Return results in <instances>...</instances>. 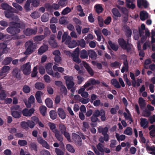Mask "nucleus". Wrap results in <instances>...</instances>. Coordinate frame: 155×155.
Listing matches in <instances>:
<instances>
[{
  "instance_id": "f257e3e1",
  "label": "nucleus",
  "mask_w": 155,
  "mask_h": 155,
  "mask_svg": "<svg viewBox=\"0 0 155 155\" xmlns=\"http://www.w3.org/2000/svg\"><path fill=\"white\" fill-rule=\"evenodd\" d=\"M10 18L13 21L10 22V34L19 33L21 31V29L23 30L25 28L26 25L25 23L20 21L17 16H14L13 13H10Z\"/></svg>"
},
{
  "instance_id": "f03ea898",
  "label": "nucleus",
  "mask_w": 155,
  "mask_h": 155,
  "mask_svg": "<svg viewBox=\"0 0 155 155\" xmlns=\"http://www.w3.org/2000/svg\"><path fill=\"white\" fill-rule=\"evenodd\" d=\"M85 113L86 117H89L92 115L90 117V119L91 121L94 123L100 122V119L98 118L100 116H101V120L102 121H104L107 119L105 111L103 109L100 110L96 109L93 112L92 110L89 109Z\"/></svg>"
},
{
  "instance_id": "7ed1b4c3",
  "label": "nucleus",
  "mask_w": 155,
  "mask_h": 155,
  "mask_svg": "<svg viewBox=\"0 0 155 155\" xmlns=\"http://www.w3.org/2000/svg\"><path fill=\"white\" fill-rule=\"evenodd\" d=\"M26 50L24 52V54L26 55H28L35 52L37 48V46L32 40L27 41L25 44Z\"/></svg>"
},
{
  "instance_id": "20e7f679",
  "label": "nucleus",
  "mask_w": 155,
  "mask_h": 155,
  "mask_svg": "<svg viewBox=\"0 0 155 155\" xmlns=\"http://www.w3.org/2000/svg\"><path fill=\"white\" fill-rule=\"evenodd\" d=\"M118 42L120 47L124 50H126L128 53L131 51L132 45L128 41L127 42L122 38H119L118 39Z\"/></svg>"
},
{
  "instance_id": "39448f33",
  "label": "nucleus",
  "mask_w": 155,
  "mask_h": 155,
  "mask_svg": "<svg viewBox=\"0 0 155 155\" xmlns=\"http://www.w3.org/2000/svg\"><path fill=\"white\" fill-rule=\"evenodd\" d=\"M120 58L121 59L124 61L123 63L124 66H123L121 69V72L124 73L125 71L127 72L129 70L128 63L127 59V57L126 55L123 54L120 55Z\"/></svg>"
},
{
  "instance_id": "423d86ee",
  "label": "nucleus",
  "mask_w": 155,
  "mask_h": 155,
  "mask_svg": "<svg viewBox=\"0 0 155 155\" xmlns=\"http://www.w3.org/2000/svg\"><path fill=\"white\" fill-rule=\"evenodd\" d=\"M21 68V70L25 75H28L30 74L31 71V65H30V62L24 64Z\"/></svg>"
},
{
  "instance_id": "0eeeda50",
  "label": "nucleus",
  "mask_w": 155,
  "mask_h": 155,
  "mask_svg": "<svg viewBox=\"0 0 155 155\" xmlns=\"http://www.w3.org/2000/svg\"><path fill=\"white\" fill-rule=\"evenodd\" d=\"M64 79L66 80V84L68 89H71L75 84L73 77L66 76L64 77Z\"/></svg>"
},
{
  "instance_id": "6e6552de",
  "label": "nucleus",
  "mask_w": 155,
  "mask_h": 155,
  "mask_svg": "<svg viewBox=\"0 0 155 155\" xmlns=\"http://www.w3.org/2000/svg\"><path fill=\"white\" fill-rule=\"evenodd\" d=\"M37 32V30L29 28H27L23 31L24 34L27 36H29L33 35H35L36 34Z\"/></svg>"
},
{
  "instance_id": "1a4fd4ad",
  "label": "nucleus",
  "mask_w": 155,
  "mask_h": 155,
  "mask_svg": "<svg viewBox=\"0 0 155 155\" xmlns=\"http://www.w3.org/2000/svg\"><path fill=\"white\" fill-rule=\"evenodd\" d=\"M37 141L43 147L47 149H50V145L46 141L43 139L41 137H38L37 138Z\"/></svg>"
},
{
  "instance_id": "9d476101",
  "label": "nucleus",
  "mask_w": 155,
  "mask_h": 155,
  "mask_svg": "<svg viewBox=\"0 0 155 155\" xmlns=\"http://www.w3.org/2000/svg\"><path fill=\"white\" fill-rule=\"evenodd\" d=\"M35 110L33 108H31L29 110L27 108L24 109L22 112L23 115L25 117H30L34 113Z\"/></svg>"
},
{
  "instance_id": "9b49d317",
  "label": "nucleus",
  "mask_w": 155,
  "mask_h": 155,
  "mask_svg": "<svg viewBox=\"0 0 155 155\" xmlns=\"http://www.w3.org/2000/svg\"><path fill=\"white\" fill-rule=\"evenodd\" d=\"M12 74L13 76L20 80L21 78V71L18 68H15L12 71Z\"/></svg>"
},
{
  "instance_id": "f8f14e48",
  "label": "nucleus",
  "mask_w": 155,
  "mask_h": 155,
  "mask_svg": "<svg viewBox=\"0 0 155 155\" xmlns=\"http://www.w3.org/2000/svg\"><path fill=\"white\" fill-rule=\"evenodd\" d=\"M58 113L60 117L62 120L66 118V114L64 109L61 108H59L58 109Z\"/></svg>"
},
{
  "instance_id": "ddd939ff",
  "label": "nucleus",
  "mask_w": 155,
  "mask_h": 155,
  "mask_svg": "<svg viewBox=\"0 0 155 155\" xmlns=\"http://www.w3.org/2000/svg\"><path fill=\"white\" fill-rule=\"evenodd\" d=\"M140 124L141 127L143 129H146L148 127L149 122L147 120L146 118H141L140 119Z\"/></svg>"
},
{
  "instance_id": "4468645a",
  "label": "nucleus",
  "mask_w": 155,
  "mask_h": 155,
  "mask_svg": "<svg viewBox=\"0 0 155 155\" xmlns=\"http://www.w3.org/2000/svg\"><path fill=\"white\" fill-rule=\"evenodd\" d=\"M88 56L92 59L95 60L97 58V54L95 51L92 49L88 50Z\"/></svg>"
},
{
  "instance_id": "2eb2a0df",
  "label": "nucleus",
  "mask_w": 155,
  "mask_h": 155,
  "mask_svg": "<svg viewBox=\"0 0 155 155\" xmlns=\"http://www.w3.org/2000/svg\"><path fill=\"white\" fill-rule=\"evenodd\" d=\"M45 70L47 73L50 75L53 74V71L52 68V65L51 63H48L46 65Z\"/></svg>"
},
{
  "instance_id": "dca6fc26",
  "label": "nucleus",
  "mask_w": 155,
  "mask_h": 155,
  "mask_svg": "<svg viewBox=\"0 0 155 155\" xmlns=\"http://www.w3.org/2000/svg\"><path fill=\"white\" fill-rule=\"evenodd\" d=\"M125 34L127 38L131 37L132 35V31L129 26L125 25L124 26Z\"/></svg>"
},
{
  "instance_id": "f3484780",
  "label": "nucleus",
  "mask_w": 155,
  "mask_h": 155,
  "mask_svg": "<svg viewBox=\"0 0 155 155\" xmlns=\"http://www.w3.org/2000/svg\"><path fill=\"white\" fill-rule=\"evenodd\" d=\"M43 94V93L40 91L36 92L35 94V97L38 103L40 104L42 103V101L41 99V96Z\"/></svg>"
},
{
  "instance_id": "a211bd4d",
  "label": "nucleus",
  "mask_w": 155,
  "mask_h": 155,
  "mask_svg": "<svg viewBox=\"0 0 155 155\" xmlns=\"http://www.w3.org/2000/svg\"><path fill=\"white\" fill-rule=\"evenodd\" d=\"M88 52L85 49H83L80 51V57L83 59H87L88 57Z\"/></svg>"
},
{
  "instance_id": "6ab92c4d",
  "label": "nucleus",
  "mask_w": 155,
  "mask_h": 155,
  "mask_svg": "<svg viewBox=\"0 0 155 155\" xmlns=\"http://www.w3.org/2000/svg\"><path fill=\"white\" fill-rule=\"evenodd\" d=\"M135 0H126L127 7L129 8L134 9L135 7V5L133 3V2Z\"/></svg>"
},
{
  "instance_id": "aec40b11",
  "label": "nucleus",
  "mask_w": 155,
  "mask_h": 155,
  "mask_svg": "<svg viewBox=\"0 0 155 155\" xmlns=\"http://www.w3.org/2000/svg\"><path fill=\"white\" fill-rule=\"evenodd\" d=\"M48 47L47 45H44L41 46L38 50V53L39 54L41 55L48 49Z\"/></svg>"
},
{
  "instance_id": "412c9836",
  "label": "nucleus",
  "mask_w": 155,
  "mask_h": 155,
  "mask_svg": "<svg viewBox=\"0 0 155 155\" xmlns=\"http://www.w3.org/2000/svg\"><path fill=\"white\" fill-rule=\"evenodd\" d=\"M148 13L146 11H141L140 13V18L142 21H144L148 17Z\"/></svg>"
},
{
  "instance_id": "4be33fe9",
  "label": "nucleus",
  "mask_w": 155,
  "mask_h": 155,
  "mask_svg": "<svg viewBox=\"0 0 155 155\" xmlns=\"http://www.w3.org/2000/svg\"><path fill=\"white\" fill-rule=\"evenodd\" d=\"M55 134V136L57 140L61 142V143H62V141L63 140V136L62 135L60 134V132L59 130L57 131L56 132L54 133Z\"/></svg>"
},
{
  "instance_id": "5701e85b",
  "label": "nucleus",
  "mask_w": 155,
  "mask_h": 155,
  "mask_svg": "<svg viewBox=\"0 0 155 155\" xmlns=\"http://www.w3.org/2000/svg\"><path fill=\"white\" fill-rule=\"evenodd\" d=\"M35 88L40 90L43 89L45 87L44 84L41 82L36 83L35 85Z\"/></svg>"
},
{
  "instance_id": "b1692460",
  "label": "nucleus",
  "mask_w": 155,
  "mask_h": 155,
  "mask_svg": "<svg viewBox=\"0 0 155 155\" xmlns=\"http://www.w3.org/2000/svg\"><path fill=\"white\" fill-rule=\"evenodd\" d=\"M10 69V67L8 66H4L1 69L0 73V76H2L4 75V73H5L7 72Z\"/></svg>"
},
{
  "instance_id": "393cba45",
  "label": "nucleus",
  "mask_w": 155,
  "mask_h": 155,
  "mask_svg": "<svg viewBox=\"0 0 155 155\" xmlns=\"http://www.w3.org/2000/svg\"><path fill=\"white\" fill-rule=\"evenodd\" d=\"M49 115L51 118L54 120L57 117V113L55 110H51L49 112Z\"/></svg>"
},
{
  "instance_id": "a878e982",
  "label": "nucleus",
  "mask_w": 155,
  "mask_h": 155,
  "mask_svg": "<svg viewBox=\"0 0 155 155\" xmlns=\"http://www.w3.org/2000/svg\"><path fill=\"white\" fill-rule=\"evenodd\" d=\"M111 83L115 87L117 88H120L121 87L120 85L116 79H112L111 81Z\"/></svg>"
},
{
  "instance_id": "bb28decb",
  "label": "nucleus",
  "mask_w": 155,
  "mask_h": 155,
  "mask_svg": "<svg viewBox=\"0 0 155 155\" xmlns=\"http://www.w3.org/2000/svg\"><path fill=\"white\" fill-rule=\"evenodd\" d=\"M139 104L140 107L141 109L144 108L146 106V104L145 101L141 97H140L139 99Z\"/></svg>"
},
{
  "instance_id": "cd10ccee",
  "label": "nucleus",
  "mask_w": 155,
  "mask_h": 155,
  "mask_svg": "<svg viewBox=\"0 0 155 155\" xmlns=\"http://www.w3.org/2000/svg\"><path fill=\"white\" fill-rule=\"evenodd\" d=\"M108 43L111 48L115 51H117L118 49V47L117 45H116L115 44L113 43L112 42L109 41H108Z\"/></svg>"
},
{
  "instance_id": "c85d7f7f",
  "label": "nucleus",
  "mask_w": 155,
  "mask_h": 155,
  "mask_svg": "<svg viewBox=\"0 0 155 155\" xmlns=\"http://www.w3.org/2000/svg\"><path fill=\"white\" fill-rule=\"evenodd\" d=\"M17 33H15L14 34H12V37L10 36V38L14 40H16L17 39H23L25 38V36L24 35H22L20 36H18L17 35Z\"/></svg>"
},
{
  "instance_id": "c756f323",
  "label": "nucleus",
  "mask_w": 155,
  "mask_h": 155,
  "mask_svg": "<svg viewBox=\"0 0 155 155\" xmlns=\"http://www.w3.org/2000/svg\"><path fill=\"white\" fill-rule=\"evenodd\" d=\"M112 12L113 15L115 17H120L121 16V15L119 12V11L116 8H114L112 9Z\"/></svg>"
},
{
  "instance_id": "7c9ffc66",
  "label": "nucleus",
  "mask_w": 155,
  "mask_h": 155,
  "mask_svg": "<svg viewBox=\"0 0 155 155\" xmlns=\"http://www.w3.org/2000/svg\"><path fill=\"white\" fill-rule=\"evenodd\" d=\"M48 125L50 127V129L53 133H55L56 132V131H58V130L56 129V126L55 124L54 123L51 122H49L48 123Z\"/></svg>"
},
{
  "instance_id": "2f4dec72",
  "label": "nucleus",
  "mask_w": 155,
  "mask_h": 155,
  "mask_svg": "<svg viewBox=\"0 0 155 155\" xmlns=\"http://www.w3.org/2000/svg\"><path fill=\"white\" fill-rule=\"evenodd\" d=\"M47 106L49 108L53 107V101L50 98H47L45 100Z\"/></svg>"
},
{
  "instance_id": "473e14b6",
  "label": "nucleus",
  "mask_w": 155,
  "mask_h": 155,
  "mask_svg": "<svg viewBox=\"0 0 155 155\" xmlns=\"http://www.w3.org/2000/svg\"><path fill=\"white\" fill-rule=\"evenodd\" d=\"M60 93L65 96L67 95V90L66 87L64 85H62L60 87Z\"/></svg>"
},
{
  "instance_id": "72a5a7b5",
  "label": "nucleus",
  "mask_w": 155,
  "mask_h": 155,
  "mask_svg": "<svg viewBox=\"0 0 155 155\" xmlns=\"http://www.w3.org/2000/svg\"><path fill=\"white\" fill-rule=\"evenodd\" d=\"M21 112L16 111H13L12 113V116L15 118H18L21 117Z\"/></svg>"
},
{
  "instance_id": "f704fd0d",
  "label": "nucleus",
  "mask_w": 155,
  "mask_h": 155,
  "mask_svg": "<svg viewBox=\"0 0 155 155\" xmlns=\"http://www.w3.org/2000/svg\"><path fill=\"white\" fill-rule=\"evenodd\" d=\"M31 0H27L24 6V8L27 12L30 10V5L31 3Z\"/></svg>"
},
{
  "instance_id": "c9c22d12",
  "label": "nucleus",
  "mask_w": 155,
  "mask_h": 155,
  "mask_svg": "<svg viewBox=\"0 0 155 155\" xmlns=\"http://www.w3.org/2000/svg\"><path fill=\"white\" fill-rule=\"evenodd\" d=\"M40 111L42 115L45 116L46 113L47 107L45 106H42L40 107Z\"/></svg>"
},
{
  "instance_id": "e433bc0d",
  "label": "nucleus",
  "mask_w": 155,
  "mask_h": 155,
  "mask_svg": "<svg viewBox=\"0 0 155 155\" xmlns=\"http://www.w3.org/2000/svg\"><path fill=\"white\" fill-rule=\"evenodd\" d=\"M132 129L130 127H127L124 130V133L127 135H131L132 134Z\"/></svg>"
},
{
  "instance_id": "4c0bfd02",
  "label": "nucleus",
  "mask_w": 155,
  "mask_h": 155,
  "mask_svg": "<svg viewBox=\"0 0 155 155\" xmlns=\"http://www.w3.org/2000/svg\"><path fill=\"white\" fill-rule=\"evenodd\" d=\"M96 11L97 13L99 14L101 13L103 11V8L99 4H96L94 6Z\"/></svg>"
},
{
  "instance_id": "58836bf2",
  "label": "nucleus",
  "mask_w": 155,
  "mask_h": 155,
  "mask_svg": "<svg viewBox=\"0 0 155 155\" xmlns=\"http://www.w3.org/2000/svg\"><path fill=\"white\" fill-rule=\"evenodd\" d=\"M29 147L32 150L36 152L38 150V146L35 142H31L30 144Z\"/></svg>"
},
{
  "instance_id": "ea45409f",
  "label": "nucleus",
  "mask_w": 155,
  "mask_h": 155,
  "mask_svg": "<svg viewBox=\"0 0 155 155\" xmlns=\"http://www.w3.org/2000/svg\"><path fill=\"white\" fill-rule=\"evenodd\" d=\"M49 15L47 13H45L41 17V20L43 22L47 21L49 20Z\"/></svg>"
},
{
  "instance_id": "a19ab883",
  "label": "nucleus",
  "mask_w": 155,
  "mask_h": 155,
  "mask_svg": "<svg viewBox=\"0 0 155 155\" xmlns=\"http://www.w3.org/2000/svg\"><path fill=\"white\" fill-rule=\"evenodd\" d=\"M68 34L67 32H64L62 37V42H64L66 39H68V41L71 40V37L69 36H68Z\"/></svg>"
},
{
  "instance_id": "79ce46f5",
  "label": "nucleus",
  "mask_w": 155,
  "mask_h": 155,
  "mask_svg": "<svg viewBox=\"0 0 155 155\" xmlns=\"http://www.w3.org/2000/svg\"><path fill=\"white\" fill-rule=\"evenodd\" d=\"M124 117L126 120H127L130 121L131 122H133L132 116L130 114H128V115L126 112H124L123 114Z\"/></svg>"
},
{
  "instance_id": "37998d69",
  "label": "nucleus",
  "mask_w": 155,
  "mask_h": 155,
  "mask_svg": "<svg viewBox=\"0 0 155 155\" xmlns=\"http://www.w3.org/2000/svg\"><path fill=\"white\" fill-rule=\"evenodd\" d=\"M74 138L75 141L78 144L80 145L81 144L82 140L80 136L76 134L74 136Z\"/></svg>"
},
{
  "instance_id": "c03bdc74",
  "label": "nucleus",
  "mask_w": 155,
  "mask_h": 155,
  "mask_svg": "<svg viewBox=\"0 0 155 155\" xmlns=\"http://www.w3.org/2000/svg\"><path fill=\"white\" fill-rule=\"evenodd\" d=\"M7 97V94L4 90H2L0 92V99L1 100H5Z\"/></svg>"
},
{
  "instance_id": "a18cd8bd",
  "label": "nucleus",
  "mask_w": 155,
  "mask_h": 155,
  "mask_svg": "<svg viewBox=\"0 0 155 155\" xmlns=\"http://www.w3.org/2000/svg\"><path fill=\"white\" fill-rule=\"evenodd\" d=\"M59 126L61 134L66 131V127L64 124H60L59 125Z\"/></svg>"
},
{
  "instance_id": "49530a36",
  "label": "nucleus",
  "mask_w": 155,
  "mask_h": 155,
  "mask_svg": "<svg viewBox=\"0 0 155 155\" xmlns=\"http://www.w3.org/2000/svg\"><path fill=\"white\" fill-rule=\"evenodd\" d=\"M66 147L67 150L69 152L71 153H74L75 150L74 147L70 144L66 145Z\"/></svg>"
},
{
  "instance_id": "de8ad7c7",
  "label": "nucleus",
  "mask_w": 155,
  "mask_h": 155,
  "mask_svg": "<svg viewBox=\"0 0 155 155\" xmlns=\"http://www.w3.org/2000/svg\"><path fill=\"white\" fill-rule=\"evenodd\" d=\"M116 137L118 141H119L120 140L121 141H123L126 137L125 135L122 134L120 136L119 134L117 133H116Z\"/></svg>"
},
{
  "instance_id": "09e8293b",
  "label": "nucleus",
  "mask_w": 155,
  "mask_h": 155,
  "mask_svg": "<svg viewBox=\"0 0 155 155\" xmlns=\"http://www.w3.org/2000/svg\"><path fill=\"white\" fill-rule=\"evenodd\" d=\"M97 20L98 24L101 27H104V20L102 17L101 16H98L97 18Z\"/></svg>"
},
{
  "instance_id": "8fccbe9b",
  "label": "nucleus",
  "mask_w": 155,
  "mask_h": 155,
  "mask_svg": "<svg viewBox=\"0 0 155 155\" xmlns=\"http://www.w3.org/2000/svg\"><path fill=\"white\" fill-rule=\"evenodd\" d=\"M71 11V10L70 8L68 7H67L62 10L61 12V14L62 15H65L70 13Z\"/></svg>"
},
{
  "instance_id": "3c124183",
  "label": "nucleus",
  "mask_w": 155,
  "mask_h": 155,
  "mask_svg": "<svg viewBox=\"0 0 155 155\" xmlns=\"http://www.w3.org/2000/svg\"><path fill=\"white\" fill-rule=\"evenodd\" d=\"M22 90L24 93L27 94L30 92L31 88L28 85H25L23 87Z\"/></svg>"
},
{
  "instance_id": "603ef678",
  "label": "nucleus",
  "mask_w": 155,
  "mask_h": 155,
  "mask_svg": "<svg viewBox=\"0 0 155 155\" xmlns=\"http://www.w3.org/2000/svg\"><path fill=\"white\" fill-rule=\"evenodd\" d=\"M80 50L78 47L77 48L73 51V52L71 54L72 56H79L80 55Z\"/></svg>"
},
{
  "instance_id": "864d4df0",
  "label": "nucleus",
  "mask_w": 155,
  "mask_h": 155,
  "mask_svg": "<svg viewBox=\"0 0 155 155\" xmlns=\"http://www.w3.org/2000/svg\"><path fill=\"white\" fill-rule=\"evenodd\" d=\"M1 6L2 8L4 10H10L9 5L5 3H2L1 4Z\"/></svg>"
},
{
  "instance_id": "5fc2aeb1",
  "label": "nucleus",
  "mask_w": 155,
  "mask_h": 155,
  "mask_svg": "<svg viewBox=\"0 0 155 155\" xmlns=\"http://www.w3.org/2000/svg\"><path fill=\"white\" fill-rule=\"evenodd\" d=\"M68 3V0H59L58 4L60 6L64 7L66 6Z\"/></svg>"
},
{
  "instance_id": "6e6d98bb",
  "label": "nucleus",
  "mask_w": 155,
  "mask_h": 155,
  "mask_svg": "<svg viewBox=\"0 0 155 155\" xmlns=\"http://www.w3.org/2000/svg\"><path fill=\"white\" fill-rule=\"evenodd\" d=\"M31 3L34 7H37L40 4V0H31Z\"/></svg>"
},
{
  "instance_id": "4d7b16f0",
  "label": "nucleus",
  "mask_w": 155,
  "mask_h": 155,
  "mask_svg": "<svg viewBox=\"0 0 155 155\" xmlns=\"http://www.w3.org/2000/svg\"><path fill=\"white\" fill-rule=\"evenodd\" d=\"M48 42L50 45L53 48H56L58 46V44L56 40L48 41Z\"/></svg>"
},
{
  "instance_id": "13d9d810",
  "label": "nucleus",
  "mask_w": 155,
  "mask_h": 155,
  "mask_svg": "<svg viewBox=\"0 0 155 155\" xmlns=\"http://www.w3.org/2000/svg\"><path fill=\"white\" fill-rule=\"evenodd\" d=\"M143 116L146 117H149L151 114V112L149 110L145 109L143 111Z\"/></svg>"
},
{
  "instance_id": "bf43d9fd",
  "label": "nucleus",
  "mask_w": 155,
  "mask_h": 155,
  "mask_svg": "<svg viewBox=\"0 0 155 155\" xmlns=\"http://www.w3.org/2000/svg\"><path fill=\"white\" fill-rule=\"evenodd\" d=\"M7 45L5 43H0V49H3V53H6L7 52H5V49L7 48Z\"/></svg>"
},
{
  "instance_id": "052dcab7",
  "label": "nucleus",
  "mask_w": 155,
  "mask_h": 155,
  "mask_svg": "<svg viewBox=\"0 0 155 155\" xmlns=\"http://www.w3.org/2000/svg\"><path fill=\"white\" fill-rule=\"evenodd\" d=\"M37 68L36 66L34 67L33 70L31 72V77H35L36 76L38 72L37 71Z\"/></svg>"
},
{
  "instance_id": "680f3d73",
  "label": "nucleus",
  "mask_w": 155,
  "mask_h": 155,
  "mask_svg": "<svg viewBox=\"0 0 155 155\" xmlns=\"http://www.w3.org/2000/svg\"><path fill=\"white\" fill-rule=\"evenodd\" d=\"M12 5L13 7H15L18 10L20 11H22L23 10L22 6L17 3H13Z\"/></svg>"
},
{
  "instance_id": "e2e57ef3",
  "label": "nucleus",
  "mask_w": 155,
  "mask_h": 155,
  "mask_svg": "<svg viewBox=\"0 0 155 155\" xmlns=\"http://www.w3.org/2000/svg\"><path fill=\"white\" fill-rule=\"evenodd\" d=\"M18 143L21 146H24L27 145V142L25 140H19L18 141Z\"/></svg>"
},
{
  "instance_id": "0e129e2a",
  "label": "nucleus",
  "mask_w": 155,
  "mask_h": 155,
  "mask_svg": "<svg viewBox=\"0 0 155 155\" xmlns=\"http://www.w3.org/2000/svg\"><path fill=\"white\" fill-rule=\"evenodd\" d=\"M31 16L33 18L36 19L40 17V15L38 12L35 11L31 13Z\"/></svg>"
},
{
  "instance_id": "69168bd1",
  "label": "nucleus",
  "mask_w": 155,
  "mask_h": 155,
  "mask_svg": "<svg viewBox=\"0 0 155 155\" xmlns=\"http://www.w3.org/2000/svg\"><path fill=\"white\" fill-rule=\"evenodd\" d=\"M78 45H80L82 48H84L85 47V41L83 39H81L80 41H78Z\"/></svg>"
},
{
  "instance_id": "338daca9",
  "label": "nucleus",
  "mask_w": 155,
  "mask_h": 155,
  "mask_svg": "<svg viewBox=\"0 0 155 155\" xmlns=\"http://www.w3.org/2000/svg\"><path fill=\"white\" fill-rule=\"evenodd\" d=\"M76 43H77L75 41H74L72 42H70L69 43L68 47L69 48H75L77 46L76 45Z\"/></svg>"
},
{
  "instance_id": "774afa93",
  "label": "nucleus",
  "mask_w": 155,
  "mask_h": 155,
  "mask_svg": "<svg viewBox=\"0 0 155 155\" xmlns=\"http://www.w3.org/2000/svg\"><path fill=\"white\" fill-rule=\"evenodd\" d=\"M55 151L57 155H64V152L59 148H56L55 149Z\"/></svg>"
}]
</instances>
